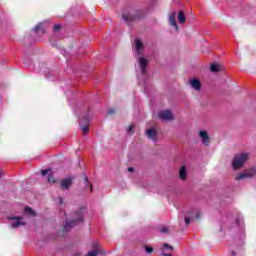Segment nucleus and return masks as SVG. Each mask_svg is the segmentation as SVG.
I'll list each match as a JSON object with an SVG mask.
<instances>
[{
    "mask_svg": "<svg viewBox=\"0 0 256 256\" xmlns=\"http://www.w3.org/2000/svg\"><path fill=\"white\" fill-rule=\"evenodd\" d=\"M147 17V11L144 9H133L122 14V19L127 25L135 23V21H141Z\"/></svg>",
    "mask_w": 256,
    "mask_h": 256,
    "instance_id": "f257e3e1",
    "label": "nucleus"
},
{
    "mask_svg": "<svg viewBox=\"0 0 256 256\" xmlns=\"http://www.w3.org/2000/svg\"><path fill=\"white\" fill-rule=\"evenodd\" d=\"M83 209H85V207L81 206L78 211L72 213V219L65 223L63 231H70L72 227L83 223Z\"/></svg>",
    "mask_w": 256,
    "mask_h": 256,
    "instance_id": "f03ea898",
    "label": "nucleus"
},
{
    "mask_svg": "<svg viewBox=\"0 0 256 256\" xmlns=\"http://www.w3.org/2000/svg\"><path fill=\"white\" fill-rule=\"evenodd\" d=\"M249 160V154L247 153H239L234 155V158L232 160V168L234 171H238V169H241L243 165H245V162Z\"/></svg>",
    "mask_w": 256,
    "mask_h": 256,
    "instance_id": "7ed1b4c3",
    "label": "nucleus"
},
{
    "mask_svg": "<svg viewBox=\"0 0 256 256\" xmlns=\"http://www.w3.org/2000/svg\"><path fill=\"white\" fill-rule=\"evenodd\" d=\"M79 125L83 135H87L91 127L90 120H89V113L79 116Z\"/></svg>",
    "mask_w": 256,
    "mask_h": 256,
    "instance_id": "20e7f679",
    "label": "nucleus"
},
{
    "mask_svg": "<svg viewBox=\"0 0 256 256\" xmlns=\"http://www.w3.org/2000/svg\"><path fill=\"white\" fill-rule=\"evenodd\" d=\"M256 175V166L252 167L245 172H242L236 176V181H241L243 179H251L252 177H255Z\"/></svg>",
    "mask_w": 256,
    "mask_h": 256,
    "instance_id": "39448f33",
    "label": "nucleus"
},
{
    "mask_svg": "<svg viewBox=\"0 0 256 256\" xmlns=\"http://www.w3.org/2000/svg\"><path fill=\"white\" fill-rule=\"evenodd\" d=\"M72 186H73V177H68L60 181V189L62 191H67L71 189Z\"/></svg>",
    "mask_w": 256,
    "mask_h": 256,
    "instance_id": "423d86ee",
    "label": "nucleus"
},
{
    "mask_svg": "<svg viewBox=\"0 0 256 256\" xmlns=\"http://www.w3.org/2000/svg\"><path fill=\"white\" fill-rule=\"evenodd\" d=\"M146 136L150 141H153L154 143H157L159 139V133L155 130V128L146 130Z\"/></svg>",
    "mask_w": 256,
    "mask_h": 256,
    "instance_id": "0eeeda50",
    "label": "nucleus"
},
{
    "mask_svg": "<svg viewBox=\"0 0 256 256\" xmlns=\"http://www.w3.org/2000/svg\"><path fill=\"white\" fill-rule=\"evenodd\" d=\"M159 118L162 121H173V113H171V110H164L159 113Z\"/></svg>",
    "mask_w": 256,
    "mask_h": 256,
    "instance_id": "6e6552de",
    "label": "nucleus"
},
{
    "mask_svg": "<svg viewBox=\"0 0 256 256\" xmlns=\"http://www.w3.org/2000/svg\"><path fill=\"white\" fill-rule=\"evenodd\" d=\"M149 61L143 57L139 58V67L142 75H147V64Z\"/></svg>",
    "mask_w": 256,
    "mask_h": 256,
    "instance_id": "1a4fd4ad",
    "label": "nucleus"
},
{
    "mask_svg": "<svg viewBox=\"0 0 256 256\" xmlns=\"http://www.w3.org/2000/svg\"><path fill=\"white\" fill-rule=\"evenodd\" d=\"M199 136L202 138L203 145L208 146L209 143H211V139L209 138V134L207 133V131L205 130L200 131Z\"/></svg>",
    "mask_w": 256,
    "mask_h": 256,
    "instance_id": "9d476101",
    "label": "nucleus"
},
{
    "mask_svg": "<svg viewBox=\"0 0 256 256\" xmlns=\"http://www.w3.org/2000/svg\"><path fill=\"white\" fill-rule=\"evenodd\" d=\"M177 13L172 12L169 16V23L170 25H172V27H174L176 29V31H179V26L177 25Z\"/></svg>",
    "mask_w": 256,
    "mask_h": 256,
    "instance_id": "9b49d317",
    "label": "nucleus"
},
{
    "mask_svg": "<svg viewBox=\"0 0 256 256\" xmlns=\"http://www.w3.org/2000/svg\"><path fill=\"white\" fill-rule=\"evenodd\" d=\"M190 87L195 89V91H201V81L197 78H193L190 80Z\"/></svg>",
    "mask_w": 256,
    "mask_h": 256,
    "instance_id": "f8f14e48",
    "label": "nucleus"
},
{
    "mask_svg": "<svg viewBox=\"0 0 256 256\" xmlns=\"http://www.w3.org/2000/svg\"><path fill=\"white\" fill-rule=\"evenodd\" d=\"M179 177L181 181H186L187 180V166L183 165L181 166L179 170Z\"/></svg>",
    "mask_w": 256,
    "mask_h": 256,
    "instance_id": "ddd939ff",
    "label": "nucleus"
},
{
    "mask_svg": "<svg viewBox=\"0 0 256 256\" xmlns=\"http://www.w3.org/2000/svg\"><path fill=\"white\" fill-rule=\"evenodd\" d=\"M12 219H15L16 221L11 224L12 229H17V227H21L23 225H26L25 222L21 221V217H14Z\"/></svg>",
    "mask_w": 256,
    "mask_h": 256,
    "instance_id": "4468645a",
    "label": "nucleus"
},
{
    "mask_svg": "<svg viewBox=\"0 0 256 256\" xmlns=\"http://www.w3.org/2000/svg\"><path fill=\"white\" fill-rule=\"evenodd\" d=\"M210 70L212 73H219L220 71H223V66L219 63H212L210 66Z\"/></svg>",
    "mask_w": 256,
    "mask_h": 256,
    "instance_id": "2eb2a0df",
    "label": "nucleus"
},
{
    "mask_svg": "<svg viewBox=\"0 0 256 256\" xmlns=\"http://www.w3.org/2000/svg\"><path fill=\"white\" fill-rule=\"evenodd\" d=\"M187 22V18L185 17V12H183L182 10L179 11L178 13V23H180L181 25H184V23Z\"/></svg>",
    "mask_w": 256,
    "mask_h": 256,
    "instance_id": "dca6fc26",
    "label": "nucleus"
},
{
    "mask_svg": "<svg viewBox=\"0 0 256 256\" xmlns=\"http://www.w3.org/2000/svg\"><path fill=\"white\" fill-rule=\"evenodd\" d=\"M135 47L136 51H141V49H143V42L139 39L135 40Z\"/></svg>",
    "mask_w": 256,
    "mask_h": 256,
    "instance_id": "f3484780",
    "label": "nucleus"
},
{
    "mask_svg": "<svg viewBox=\"0 0 256 256\" xmlns=\"http://www.w3.org/2000/svg\"><path fill=\"white\" fill-rule=\"evenodd\" d=\"M39 31H41L43 34H45V30L43 29V24L42 23L38 24L34 28L35 33H39Z\"/></svg>",
    "mask_w": 256,
    "mask_h": 256,
    "instance_id": "a211bd4d",
    "label": "nucleus"
},
{
    "mask_svg": "<svg viewBox=\"0 0 256 256\" xmlns=\"http://www.w3.org/2000/svg\"><path fill=\"white\" fill-rule=\"evenodd\" d=\"M25 213H27V215H31L32 217H35V211L33 209H31V207L27 206L24 209Z\"/></svg>",
    "mask_w": 256,
    "mask_h": 256,
    "instance_id": "6ab92c4d",
    "label": "nucleus"
},
{
    "mask_svg": "<svg viewBox=\"0 0 256 256\" xmlns=\"http://www.w3.org/2000/svg\"><path fill=\"white\" fill-rule=\"evenodd\" d=\"M99 255V249L89 251L86 256H97Z\"/></svg>",
    "mask_w": 256,
    "mask_h": 256,
    "instance_id": "aec40b11",
    "label": "nucleus"
},
{
    "mask_svg": "<svg viewBox=\"0 0 256 256\" xmlns=\"http://www.w3.org/2000/svg\"><path fill=\"white\" fill-rule=\"evenodd\" d=\"M164 249H168L169 251H173V246L169 245L168 243H164L162 246V251H164Z\"/></svg>",
    "mask_w": 256,
    "mask_h": 256,
    "instance_id": "412c9836",
    "label": "nucleus"
},
{
    "mask_svg": "<svg viewBox=\"0 0 256 256\" xmlns=\"http://www.w3.org/2000/svg\"><path fill=\"white\" fill-rule=\"evenodd\" d=\"M48 183H57V180L53 177V175L48 174Z\"/></svg>",
    "mask_w": 256,
    "mask_h": 256,
    "instance_id": "4be33fe9",
    "label": "nucleus"
},
{
    "mask_svg": "<svg viewBox=\"0 0 256 256\" xmlns=\"http://www.w3.org/2000/svg\"><path fill=\"white\" fill-rule=\"evenodd\" d=\"M159 231L160 233L167 234L169 233V228L164 226V227H161Z\"/></svg>",
    "mask_w": 256,
    "mask_h": 256,
    "instance_id": "5701e85b",
    "label": "nucleus"
},
{
    "mask_svg": "<svg viewBox=\"0 0 256 256\" xmlns=\"http://www.w3.org/2000/svg\"><path fill=\"white\" fill-rule=\"evenodd\" d=\"M144 249H145L146 253H148V254H151L153 252V247L144 246Z\"/></svg>",
    "mask_w": 256,
    "mask_h": 256,
    "instance_id": "b1692460",
    "label": "nucleus"
},
{
    "mask_svg": "<svg viewBox=\"0 0 256 256\" xmlns=\"http://www.w3.org/2000/svg\"><path fill=\"white\" fill-rule=\"evenodd\" d=\"M61 24H56V25H54V27H53V31H55V32H57V31H61Z\"/></svg>",
    "mask_w": 256,
    "mask_h": 256,
    "instance_id": "393cba45",
    "label": "nucleus"
},
{
    "mask_svg": "<svg viewBox=\"0 0 256 256\" xmlns=\"http://www.w3.org/2000/svg\"><path fill=\"white\" fill-rule=\"evenodd\" d=\"M49 171H51V168H48L46 170H41V175L44 177V175H47V173H49Z\"/></svg>",
    "mask_w": 256,
    "mask_h": 256,
    "instance_id": "a878e982",
    "label": "nucleus"
},
{
    "mask_svg": "<svg viewBox=\"0 0 256 256\" xmlns=\"http://www.w3.org/2000/svg\"><path fill=\"white\" fill-rule=\"evenodd\" d=\"M184 221H185L186 225H189V223H191V218L185 217Z\"/></svg>",
    "mask_w": 256,
    "mask_h": 256,
    "instance_id": "bb28decb",
    "label": "nucleus"
},
{
    "mask_svg": "<svg viewBox=\"0 0 256 256\" xmlns=\"http://www.w3.org/2000/svg\"><path fill=\"white\" fill-rule=\"evenodd\" d=\"M195 219L196 221H199L201 219V213H196Z\"/></svg>",
    "mask_w": 256,
    "mask_h": 256,
    "instance_id": "cd10ccee",
    "label": "nucleus"
},
{
    "mask_svg": "<svg viewBox=\"0 0 256 256\" xmlns=\"http://www.w3.org/2000/svg\"><path fill=\"white\" fill-rule=\"evenodd\" d=\"M127 132L128 133H133V126H129L128 129H127Z\"/></svg>",
    "mask_w": 256,
    "mask_h": 256,
    "instance_id": "c85d7f7f",
    "label": "nucleus"
},
{
    "mask_svg": "<svg viewBox=\"0 0 256 256\" xmlns=\"http://www.w3.org/2000/svg\"><path fill=\"white\" fill-rule=\"evenodd\" d=\"M114 113H115V110L113 109L108 110V115H114Z\"/></svg>",
    "mask_w": 256,
    "mask_h": 256,
    "instance_id": "c756f323",
    "label": "nucleus"
},
{
    "mask_svg": "<svg viewBox=\"0 0 256 256\" xmlns=\"http://www.w3.org/2000/svg\"><path fill=\"white\" fill-rule=\"evenodd\" d=\"M128 171H129V173H133V171H135V168L129 167V168H128Z\"/></svg>",
    "mask_w": 256,
    "mask_h": 256,
    "instance_id": "7c9ffc66",
    "label": "nucleus"
},
{
    "mask_svg": "<svg viewBox=\"0 0 256 256\" xmlns=\"http://www.w3.org/2000/svg\"><path fill=\"white\" fill-rule=\"evenodd\" d=\"M63 198H59V203H60V205H63Z\"/></svg>",
    "mask_w": 256,
    "mask_h": 256,
    "instance_id": "2f4dec72",
    "label": "nucleus"
},
{
    "mask_svg": "<svg viewBox=\"0 0 256 256\" xmlns=\"http://www.w3.org/2000/svg\"><path fill=\"white\" fill-rule=\"evenodd\" d=\"M162 256H173V254L162 253Z\"/></svg>",
    "mask_w": 256,
    "mask_h": 256,
    "instance_id": "473e14b6",
    "label": "nucleus"
},
{
    "mask_svg": "<svg viewBox=\"0 0 256 256\" xmlns=\"http://www.w3.org/2000/svg\"><path fill=\"white\" fill-rule=\"evenodd\" d=\"M23 64H24V65H27V60H24V61H23Z\"/></svg>",
    "mask_w": 256,
    "mask_h": 256,
    "instance_id": "72a5a7b5",
    "label": "nucleus"
},
{
    "mask_svg": "<svg viewBox=\"0 0 256 256\" xmlns=\"http://www.w3.org/2000/svg\"><path fill=\"white\" fill-rule=\"evenodd\" d=\"M85 181H86V182L89 181V178L85 177Z\"/></svg>",
    "mask_w": 256,
    "mask_h": 256,
    "instance_id": "f704fd0d",
    "label": "nucleus"
},
{
    "mask_svg": "<svg viewBox=\"0 0 256 256\" xmlns=\"http://www.w3.org/2000/svg\"><path fill=\"white\" fill-rule=\"evenodd\" d=\"M232 255L235 256V252H232Z\"/></svg>",
    "mask_w": 256,
    "mask_h": 256,
    "instance_id": "c9c22d12",
    "label": "nucleus"
}]
</instances>
